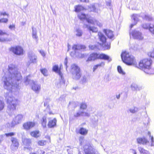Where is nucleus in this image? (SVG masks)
<instances>
[{"label":"nucleus","mask_w":154,"mask_h":154,"mask_svg":"<svg viewBox=\"0 0 154 154\" xmlns=\"http://www.w3.org/2000/svg\"><path fill=\"white\" fill-rule=\"evenodd\" d=\"M4 103L2 100H0V111L2 110L4 107Z\"/></svg>","instance_id":"nucleus-33"},{"label":"nucleus","mask_w":154,"mask_h":154,"mask_svg":"<svg viewBox=\"0 0 154 154\" xmlns=\"http://www.w3.org/2000/svg\"><path fill=\"white\" fill-rule=\"evenodd\" d=\"M133 38L138 40H142L143 39V37L141 33L139 31L134 30L131 33Z\"/></svg>","instance_id":"nucleus-8"},{"label":"nucleus","mask_w":154,"mask_h":154,"mask_svg":"<svg viewBox=\"0 0 154 154\" xmlns=\"http://www.w3.org/2000/svg\"><path fill=\"white\" fill-rule=\"evenodd\" d=\"M80 1L82 2H88V0H80Z\"/></svg>","instance_id":"nucleus-54"},{"label":"nucleus","mask_w":154,"mask_h":154,"mask_svg":"<svg viewBox=\"0 0 154 154\" xmlns=\"http://www.w3.org/2000/svg\"><path fill=\"white\" fill-rule=\"evenodd\" d=\"M7 41H10V40H9L7 38H5L2 37H0V42H4Z\"/></svg>","instance_id":"nucleus-39"},{"label":"nucleus","mask_w":154,"mask_h":154,"mask_svg":"<svg viewBox=\"0 0 154 154\" xmlns=\"http://www.w3.org/2000/svg\"><path fill=\"white\" fill-rule=\"evenodd\" d=\"M136 23L131 24L130 26V28L131 29V28H132L134 26L136 25Z\"/></svg>","instance_id":"nucleus-52"},{"label":"nucleus","mask_w":154,"mask_h":154,"mask_svg":"<svg viewBox=\"0 0 154 154\" xmlns=\"http://www.w3.org/2000/svg\"><path fill=\"white\" fill-rule=\"evenodd\" d=\"M89 30L92 31V32H96L98 31V29L96 27L92 26H90L88 28Z\"/></svg>","instance_id":"nucleus-29"},{"label":"nucleus","mask_w":154,"mask_h":154,"mask_svg":"<svg viewBox=\"0 0 154 154\" xmlns=\"http://www.w3.org/2000/svg\"><path fill=\"white\" fill-rule=\"evenodd\" d=\"M43 128H45L46 126V116H44L41 120Z\"/></svg>","instance_id":"nucleus-23"},{"label":"nucleus","mask_w":154,"mask_h":154,"mask_svg":"<svg viewBox=\"0 0 154 154\" xmlns=\"http://www.w3.org/2000/svg\"><path fill=\"white\" fill-rule=\"evenodd\" d=\"M30 148V147L29 146H28V147H26L25 146V147H24V150H26V149H29Z\"/></svg>","instance_id":"nucleus-57"},{"label":"nucleus","mask_w":154,"mask_h":154,"mask_svg":"<svg viewBox=\"0 0 154 154\" xmlns=\"http://www.w3.org/2000/svg\"><path fill=\"white\" fill-rule=\"evenodd\" d=\"M79 57L80 58H82V57H85V55L84 54H83L82 55V56H80V55H79Z\"/></svg>","instance_id":"nucleus-59"},{"label":"nucleus","mask_w":154,"mask_h":154,"mask_svg":"<svg viewBox=\"0 0 154 154\" xmlns=\"http://www.w3.org/2000/svg\"><path fill=\"white\" fill-rule=\"evenodd\" d=\"M53 70L58 74L61 77V79L62 80L63 82H64L65 81L63 80L62 73L61 72L60 69H59L58 66L57 65L54 66L53 67Z\"/></svg>","instance_id":"nucleus-16"},{"label":"nucleus","mask_w":154,"mask_h":154,"mask_svg":"<svg viewBox=\"0 0 154 154\" xmlns=\"http://www.w3.org/2000/svg\"><path fill=\"white\" fill-rule=\"evenodd\" d=\"M46 143V142L44 140H40L38 142L39 145L41 146H42L45 145Z\"/></svg>","instance_id":"nucleus-36"},{"label":"nucleus","mask_w":154,"mask_h":154,"mask_svg":"<svg viewBox=\"0 0 154 154\" xmlns=\"http://www.w3.org/2000/svg\"><path fill=\"white\" fill-rule=\"evenodd\" d=\"M39 52L40 53V54H41V55L43 56L44 57L45 56V53L44 51L42 50H40L39 51Z\"/></svg>","instance_id":"nucleus-48"},{"label":"nucleus","mask_w":154,"mask_h":154,"mask_svg":"<svg viewBox=\"0 0 154 154\" xmlns=\"http://www.w3.org/2000/svg\"><path fill=\"white\" fill-rule=\"evenodd\" d=\"M82 32L80 30L78 29V36H80L82 35Z\"/></svg>","instance_id":"nucleus-43"},{"label":"nucleus","mask_w":154,"mask_h":154,"mask_svg":"<svg viewBox=\"0 0 154 154\" xmlns=\"http://www.w3.org/2000/svg\"><path fill=\"white\" fill-rule=\"evenodd\" d=\"M32 37L33 38L37 40L38 39V36L37 35V31L36 29L33 27H32Z\"/></svg>","instance_id":"nucleus-21"},{"label":"nucleus","mask_w":154,"mask_h":154,"mask_svg":"<svg viewBox=\"0 0 154 154\" xmlns=\"http://www.w3.org/2000/svg\"><path fill=\"white\" fill-rule=\"evenodd\" d=\"M86 48V47L84 45H78V50L84 51Z\"/></svg>","instance_id":"nucleus-30"},{"label":"nucleus","mask_w":154,"mask_h":154,"mask_svg":"<svg viewBox=\"0 0 154 154\" xmlns=\"http://www.w3.org/2000/svg\"><path fill=\"white\" fill-rule=\"evenodd\" d=\"M138 149L140 154H149L148 151L141 147H138Z\"/></svg>","instance_id":"nucleus-20"},{"label":"nucleus","mask_w":154,"mask_h":154,"mask_svg":"<svg viewBox=\"0 0 154 154\" xmlns=\"http://www.w3.org/2000/svg\"><path fill=\"white\" fill-rule=\"evenodd\" d=\"M41 154H45V152L44 151H42L41 152Z\"/></svg>","instance_id":"nucleus-60"},{"label":"nucleus","mask_w":154,"mask_h":154,"mask_svg":"<svg viewBox=\"0 0 154 154\" xmlns=\"http://www.w3.org/2000/svg\"><path fill=\"white\" fill-rule=\"evenodd\" d=\"M71 72L73 75V79H77V65L75 63L72 64L71 66Z\"/></svg>","instance_id":"nucleus-11"},{"label":"nucleus","mask_w":154,"mask_h":154,"mask_svg":"<svg viewBox=\"0 0 154 154\" xmlns=\"http://www.w3.org/2000/svg\"><path fill=\"white\" fill-rule=\"evenodd\" d=\"M120 97V94H119L116 96V97L117 98V99L119 98Z\"/></svg>","instance_id":"nucleus-61"},{"label":"nucleus","mask_w":154,"mask_h":154,"mask_svg":"<svg viewBox=\"0 0 154 154\" xmlns=\"http://www.w3.org/2000/svg\"><path fill=\"white\" fill-rule=\"evenodd\" d=\"M15 133L13 132H10L8 133L5 134V135L7 137L11 136L14 135Z\"/></svg>","instance_id":"nucleus-40"},{"label":"nucleus","mask_w":154,"mask_h":154,"mask_svg":"<svg viewBox=\"0 0 154 154\" xmlns=\"http://www.w3.org/2000/svg\"><path fill=\"white\" fill-rule=\"evenodd\" d=\"M117 70L118 71L120 74L122 75H125V72L123 71L122 67L120 66H117Z\"/></svg>","instance_id":"nucleus-27"},{"label":"nucleus","mask_w":154,"mask_h":154,"mask_svg":"<svg viewBox=\"0 0 154 154\" xmlns=\"http://www.w3.org/2000/svg\"><path fill=\"white\" fill-rule=\"evenodd\" d=\"M8 67V72L3 77L2 81L4 82V88L9 91L5 95L8 104V109L12 112L16 109L18 102L12 96L11 93L17 91L19 88V84L22 77L19 70L15 65L11 64Z\"/></svg>","instance_id":"nucleus-1"},{"label":"nucleus","mask_w":154,"mask_h":154,"mask_svg":"<svg viewBox=\"0 0 154 154\" xmlns=\"http://www.w3.org/2000/svg\"><path fill=\"white\" fill-rule=\"evenodd\" d=\"M75 11L76 12H77V5H75Z\"/></svg>","instance_id":"nucleus-56"},{"label":"nucleus","mask_w":154,"mask_h":154,"mask_svg":"<svg viewBox=\"0 0 154 154\" xmlns=\"http://www.w3.org/2000/svg\"><path fill=\"white\" fill-rule=\"evenodd\" d=\"M93 149L94 148L91 145L89 144L88 145V151H89L90 150H93Z\"/></svg>","instance_id":"nucleus-41"},{"label":"nucleus","mask_w":154,"mask_h":154,"mask_svg":"<svg viewBox=\"0 0 154 154\" xmlns=\"http://www.w3.org/2000/svg\"><path fill=\"white\" fill-rule=\"evenodd\" d=\"M30 75H28L25 79L24 83L25 85H32V89L36 93H38L41 89V85L37 82L31 80L29 78Z\"/></svg>","instance_id":"nucleus-5"},{"label":"nucleus","mask_w":154,"mask_h":154,"mask_svg":"<svg viewBox=\"0 0 154 154\" xmlns=\"http://www.w3.org/2000/svg\"><path fill=\"white\" fill-rule=\"evenodd\" d=\"M11 141L12 144L11 146V148L12 150L15 151L17 149L19 146L18 142L17 139L13 137L11 138Z\"/></svg>","instance_id":"nucleus-10"},{"label":"nucleus","mask_w":154,"mask_h":154,"mask_svg":"<svg viewBox=\"0 0 154 154\" xmlns=\"http://www.w3.org/2000/svg\"><path fill=\"white\" fill-rule=\"evenodd\" d=\"M68 62V59L67 57H66V58L65 59V60H64V64L66 66V70H67V69L68 67L67 65V63Z\"/></svg>","instance_id":"nucleus-37"},{"label":"nucleus","mask_w":154,"mask_h":154,"mask_svg":"<svg viewBox=\"0 0 154 154\" xmlns=\"http://www.w3.org/2000/svg\"><path fill=\"white\" fill-rule=\"evenodd\" d=\"M103 32L108 38L111 39H114V35L112 31L105 29L103 30Z\"/></svg>","instance_id":"nucleus-12"},{"label":"nucleus","mask_w":154,"mask_h":154,"mask_svg":"<svg viewBox=\"0 0 154 154\" xmlns=\"http://www.w3.org/2000/svg\"><path fill=\"white\" fill-rule=\"evenodd\" d=\"M84 140V137H81L79 138V140L81 142V143H82V142Z\"/></svg>","instance_id":"nucleus-49"},{"label":"nucleus","mask_w":154,"mask_h":154,"mask_svg":"<svg viewBox=\"0 0 154 154\" xmlns=\"http://www.w3.org/2000/svg\"><path fill=\"white\" fill-rule=\"evenodd\" d=\"M151 140L152 143L153 142V137L152 136L151 137Z\"/></svg>","instance_id":"nucleus-62"},{"label":"nucleus","mask_w":154,"mask_h":154,"mask_svg":"<svg viewBox=\"0 0 154 154\" xmlns=\"http://www.w3.org/2000/svg\"><path fill=\"white\" fill-rule=\"evenodd\" d=\"M149 30L152 34H154V24H149Z\"/></svg>","instance_id":"nucleus-28"},{"label":"nucleus","mask_w":154,"mask_h":154,"mask_svg":"<svg viewBox=\"0 0 154 154\" xmlns=\"http://www.w3.org/2000/svg\"><path fill=\"white\" fill-rule=\"evenodd\" d=\"M109 59V57L104 54H99L97 52H93L90 54L86 61H94L97 59L108 60Z\"/></svg>","instance_id":"nucleus-4"},{"label":"nucleus","mask_w":154,"mask_h":154,"mask_svg":"<svg viewBox=\"0 0 154 154\" xmlns=\"http://www.w3.org/2000/svg\"><path fill=\"white\" fill-rule=\"evenodd\" d=\"M23 143L25 145L27 146L29 145L31 143V141L29 139L25 138L23 140Z\"/></svg>","instance_id":"nucleus-25"},{"label":"nucleus","mask_w":154,"mask_h":154,"mask_svg":"<svg viewBox=\"0 0 154 154\" xmlns=\"http://www.w3.org/2000/svg\"><path fill=\"white\" fill-rule=\"evenodd\" d=\"M57 120L55 118L53 120H50L48 123V127L50 128H53L56 125Z\"/></svg>","instance_id":"nucleus-19"},{"label":"nucleus","mask_w":154,"mask_h":154,"mask_svg":"<svg viewBox=\"0 0 154 154\" xmlns=\"http://www.w3.org/2000/svg\"><path fill=\"white\" fill-rule=\"evenodd\" d=\"M79 74V76L78 78H80L81 75V71L80 68L78 67V74Z\"/></svg>","instance_id":"nucleus-45"},{"label":"nucleus","mask_w":154,"mask_h":154,"mask_svg":"<svg viewBox=\"0 0 154 154\" xmlns=\"http://www.w3.org/2000/svg\"><path fill=\"white\" fill-rule=\"evenodd\" d=\"M86 154H96V153H95V152H87V153H86Z\"/></svg>","instance_id":"nucleus-58"},{"label":"nucleus","mask_w":154,"mask_h":154,"mask_svg":"<svg viewBox=\"0 0 154 154\" xmlns=\"http://www.w3.org/2000/svg\"><path fill=\"white\" fill-rule=\"evenodd\" d=\"M30 64V62H28L27 63V66H29V65Z\"/></svg>","instance_id":"nucleus-64"},{"label":"nucleus","mask_w":154,"mask_h":154,"mask_svg":"<svg viewBox=\"0 0 154 154\" xmlns=\"http://www.w3.org/2000/svg\"><path fill=\"white\" fill-rule=\"evenodd\" d=\"M24 119L23 115L22 114H19L14 119L15 124H18L20 123L24 120Z\"/></svg>","instance_id":"nucleus-15"},{"label":"nucleus","mask_w":154,"mask_h":154,"mask_svg":"<svg viewBox=\"0 0 154 154\" xmlns=\"http://www.w3.org/2000/svg\"><path fill=\"white\" fill-rule=\"evenodd\" d=\"M8 35L5 32H3L2 30L0 29V35Z\"/></svg>","instance_id":"nucleus-42"},{"label":"nucleus","mask_w":154,"mask_h":154,"mask_svg":"<svg viewBox=\"0 0 154 154\" xmlns=\"http://www.w3.org/2000/svg\"><path fill=\"white\" fill-rule=\"evenodd\" d=\"M143 19L148 21H150L153 20L152 18L149 15H146L143 17Z\"/></svg>","instance_id":"nucleus-26"},{"label":"nucleus","mask_w":154,"mask_h":154,"mask_svg":"<svg viewBox=\"0 0 154 154\" xmlns=\"http://www.w3.org/2000/svg\"><path fill=\"white\" fill-rule=\"evenodd\" d=\"M87 105L85 103H82L80 105V109H84L87 108Z\"/></svg>","instance_id":"nucleus-34"},{"label":"nucleus","mask_w":154,"mask_h":154,"mask_svg":"<svg viewBox=\"0 0 154 154\" xmlns=\"http://www.w3.org/2000/svg\"><path fill=\"white\" fill-rule=\"evenodd\" d=\"M31 135L32 136L35 137H38L40 136L39 132L38 131H33L31 133Z\"/></svg>","instance_id":"nucleus-24"},{"label":"nucleus","mask_w":154,"mask_h":154,"mask_svg":"<svg viewBox=\"0 0 154 154\" xmlns=\"http://www.w3.org/2000/svg\"><path fill=\"white\" fill-rule=\"evenodd\" d=\"M40 71L45 76H47V75L48 71L46 69L44 68L43 69H41Z\"/></svg>","instance_id":"nucleus-31"},{"label":"nucleus","mask_w":154,"mask_h":154,"mask_svg":"<svg viewBox=\"0 0 154 154\" xmlns=\"http://www.w3.org/2000/svg\"><path fill=\"white\" fill-rule=\"evenodd\" d=\"M97 65L98 67L103 66L104 65V62H101L100 63Z\"/></svg>","instance_id":"nucleus-47"},{"label":"nucleus","mask_w":154,"mask_h":154,"mask_svg":"<svg viewBox=\"0 0 154 154\" xmlns=\"http://www.w3.org/2000/svg\"><path fill=\"white\" fill-rule=\"evenodd\" d=\"M8 21V20L7 18H3L0 19V23H6Z\"/></svg>","instance_id":"nucleus-38"},{"label":"nucleus","mask_w":154,"mask_h":154,"mask_svg":"<svg viewBox=\"0 0 154 154\" xmlns=\"http://www.w3.org/2000/svg\"><path fill=\"white\" fill-rule=\"evenodd\" d=\"M98 68L97 65H94L93 68V71L94 72L95 70Z\"/></svg>","instance_id":"nucleus-50"},{"label":"nucleus","mask_w":154,"mask_h":154,"mask_svg":"<svg viewBox=\"0 0 154 154\" xmlns=\"http://www.w3.org/2000/svg\"><path fill=\"white\" fill-rule=\"evenodd\" d=\"M137 143L138 144L146 145L149 143V141L144 137H139L137 139Z\"/></svg>","instance_id":"nucleus-13"},{"label":"nucleus","mask_w":154,"mask_h":154,"mask_svg":"<svg viewBox=\"0 0 154 154\" xmlns=\"http://www.w3.org/2000/svg\"><path fill=\"white\" fill-rule=\"evenodd\" d=\"M91 11L94 12H96V8L94 5H92L89 7Z\"/></svg>","instance_id":"nucleus-32"},{"label":"nucleus","mask_w":154,"mask_h":154,"mask_svg":"<svg viewBox=\"0 0 154 154\" xmlns=\"http://www.w3.org/2000/svg\"><path fill=\"white\" fill-rule=\"evenodd\" d=\"M122 59L124 63L128 65L134 64L135 62V57L125 51L122 52L121 54Z\"/></svg>","instance_id":"nucleus-3"},{"label":"nucleus","mask_w":154,"mask_h":154,"mask_svg":"<svg viewBox=\"0 0 154 154\" xmlns=\"http://www.w3.org/2000/svg\"><path fill=\"white\" fill-rule=\"evenodd\" d=\"M51 8L52 11V12H53V14L55 15H56V11L55 10H53V9L52 8V7H51Z\"/></svg>","instance_id":"nucleus-53"},{"label":"nucleus","mask_w":154,"mask_h":154,"mask_svg":"<svg viewBox=\"0 0 154 154\" xmlns=\"http://www.w3.org/2000/svg\"><path fill=\"white\" fill-rule=\"evenodd\" d=\"M152 60L149 58H144L140 60L136 67L141 69L143 70L145 73L152 74L154 73V69L152 68Z\"/></svg>","instance_id":"nucleus-2"},{"label":"nucleus","mask_w":154,"mask_h":154,"mask_svg":"<svg viewBox=\"0 0 154 154\" xmlns=\"http://www.w3.org/2000/svg\"><path fill=\"white\" fill-rule=\"evenodd\" d=\"M134 150V154H137L135 150Z\"/></svg>","instance_id":"nucleus-63"},{"label":"nucleus","mask_w":154,"mask_h":154,"mask_svg":"<svg viewBox=\"0 0 154 154\" xmlns=\"http://www.w3.org/2000/svg\"><path fill=\"white\" fill-rule=\"evenodd\" d=\"M79 18L82 20H86L89 23L100 26H101L99 21L96 19H93L91 18L88 17V15H86L83 13H81L79 14Z\"/></svg>","instance_id":"nucleus-6"},{"label":"nucleus","mask_w":154,"mask_h":154,"mask_svg":"<svg viewBox=\"0 0 154 154\" xmlns=\"http://www.w3.org/2000/svg\"><path fill=\"white\" fill-rule=\"evenodd\" d=\"M35 124L32 122H27L24 124L23 127L24 129L28 130L33 127Z\"/></svg>","instance_id":"nucleus-18"},{"label":"nucleus","mask_w":154,"mask_h":154,"mask_svg":"<svg viewBox=\"0 0 154 154\" xmlns=\"http://www.w3.org/2000/svg\"><path fill=\"white\" fill-rule=\"evenodd\" d=\"M150 55L151 57L154 58V49L150 53Z\"/></svg>","instance_id":"nucleus-44"},{"label":"nucleus","mask_w":154,"mask_h":154,"mask_svg":"<svg viewBox=\"0 0 154 154\" xmlns=\"http://www.w3.org/2000/svg\"><path fill=\"white\" fill-rule=\"evenodd\" d=\"M11 51L16 55H21L23 54V49L20 46H18L12 47L11 48Z\"/></svg>","instance_id":"nucleus-9"},{"label":"nucleus","mask_w":154,"mask_h":154,"mask_svg":"<svg viewBox=\"0 0 154 154\" xmlns=\"http://www.w3.org/2000/svg\"><path fill=\"white\" fill-rule=\"evenodd\" d=\"M130 111L131 112L133 113H134L136 111L134 110V109H131L130 110Z\"/></svg>","instance_id":"nucleus-55"},{"label":"nucleus","mask_w":154,"mask_h":154,"mask_svg":"<svg viewBox=\"0 0 154 154\" xmlns=\"http://www.w3.org/2000/svg\"><path fill=\"white\" fill-rule=\"evenodd\" d=\"M77 51V45H74L72 48V51L70 53L71 57L75 58L77 57L76 51Z\"/></svg>","instance_id":"nucleus-17"},{"label":"nucleus","mask_w":154,"mask_h":154,"mask_svg":"<svg viewBox=\"0 0 154 154\" xmlns=\"http://www.w3.org/2000/svg\"><path fill=\"white\" fill-rule=\"evenodd\" d=\"M9 29H12L13 28H15V26L14 25H10L9 26Z\"/></svg>","instance_id":"nucleus-51"},{"label":"nucleus","mask_w":154,"mask_h":154,"mask_svg":"<svg viewBox=\"0 0 154 154\" xmlns=\"http://www.w3.org/2000/svg\"><path fill=\"white\" fill-rule=\"evenodd\" d=\"M98 36L101 42V45L106 49H109L110 46V43L107 41V38L104 35L102 32H99L98 33Z\"/></svg>","instance_id":"nucleus-7"},{"label":"nucleus","mask_w":154,"mask_h":154,"mask_svg":"<svg viewBox=\"0 0 154 154\" xmlns=\"http://www.w3.org/2000/svg\"><path fill=\"white\" fill-rule=\"evenodd\" d=\"M79 133L82 135H86L88 132V130L86 129L83 128H81L79 131Z\"/></svg>","instance_id":"nucleus-22"},{"label":"nucleus","mask_w":154,"mask_h":154,"mask_svg":"<svg viewBox=\"0 0 154 154\" xmlns=\"http://www.w3.org/2000/svg\"><path fill=\"white\" fill-rule=\"evenodd\" d=\"M3 15V16L7 15V16H8L9 14H7L5 12H0V16H1Z\"/></svg>","instance_id":"nucleus-46"},{"label":"nucleus","mask_w":154,"mask_h":154,"mask_svg":"<svg viewBox=\"0 0 154 154\" xmlns=\"http://www.w3.org/2000/svg\"><path fill=\"white\" fill-rule=\"evenodd\" d=\"M149 24L144 23L142 25V27L145 29H148L149 30Z\"/></svg>","instance_id":"nucleus-35"},{"label":"nucleus","mask_w":154,"mask_h":154,"mask_svg":"<svg viewBox=\"0 0 154 154\" xmlns=\"http://www.w3.org/2000/svg\"><path fill=\"white\" fill-rule=\"evenodd\" d=\"M28 57L31 63H36L37 57L32 52H29L28 54Z\"/></svg>","instance_id":"nucleus-14"}]
</instances>
